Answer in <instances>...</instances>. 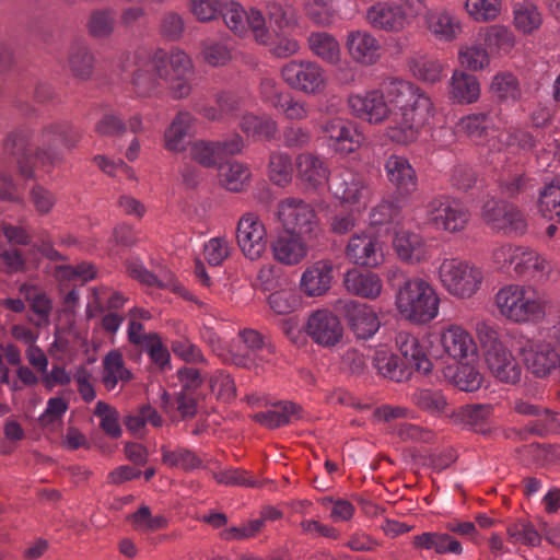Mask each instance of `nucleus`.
Segmentation results:
<instances>
[{
    "instance_id": "1",
    "label": "nucleus",
    "mask_w": 560,
    "mask_h": 560,
    "mask_svg": "<svg viewBox=\"0 0 560 560\" xmlns=\"http://www.w3.org/2000/svg\"><path fill=\"white\" fill-rule=\"evenodd\" d=\"M388 96L393 108L385 137L399 145L415 143L435 115L431 96L410 81L394 84Z\"/></svg>"
},
{
    "instance_id": "2",
    "label": "nucleus",
    "mask_w": 560,
    "mask_h": 560,
    "mask_svg": "<svg viewBox=\"0 0 560 560\" xmlns=\"http://www.w3.org/2000/svg\"><path fill=\"white\" fill-rule=\"evenodd\" d=\"M387 278L389 281L395 278L401 279L394 288V305L405 320L427 325L439 316L441 298L435 287L427 279L408 276L398 267L390 269Z\"/></svg>"
},
{
    "instance_id": "3",
    "label": "nucleus",
    "mask_w": 560,
    "mask_h": 560,
    "mask_svg": "<svg viewBox=\"0 0 560 560\" xmlns=\"http://www.w3.org/2000/svg\"><path fill=\"white\" fill-rule=\"evenodd\" d=\"M498 313L516 325H536L545 320L550 303L547 295L532 284L506 283L493 296Z\"/></svg>"
},
{
    "instance_id": "4",
    "label": "nucleus",
    "mask_w": 560,
    "mask_h": 560,
    "mask_svg": "<svg viewBox=\"0 0 560 560\" xmlns=\"http://www.w3.org/2000/svg\"><path fill=\"white\" fill-rule=\"evenodd\" d=\"M476 336L483 350L485 363L489 373L498 382L515 385L521 382L523 369L513 351L505 345L499 331L488 320L475 325Z\"/></svg>"
},
{
    "instance_id": "5",
    "label": "nucleus",
    "mask_w": 560,
    "mask_h": 560,
    "mask_svg": "<svg viewBox=\"0 0 560 560\" xmlns=\"http://www.w3.org/2000/svg\"><path fill=\"white\" fill-rule=\"evenodd\" d=\"M435 275L442 289L452 298L462 301L475 298L485 283L482 267L456 257L442 259Z\"/></svg>"
},
{
    "instance_id": "6",
    "label": "nucleus",
    "mask_w": 560,
    "mask_h": 560,
    "mask_svg": "<svg viewBox=\"0 0 560 560\" xmlns=\"http://www.w3.org/2000/svg\"><path fill=\"white\" fill-rule=\"evenodd\" d=\"M549 337L551 341L529 338L518 349L524 368L538 380L550 377L560 365V313L549 328Z\"/></svg>"
},
{
    "instance_id": "7",
    "label": "nucleus",
    "mask_w": 560,
    "mask_h": 560,
    "mask_svg": "<svg viewBox=\"0 0 560 560\" xmlns=\"http://www.w3.org/2000/svg\"><path fill=\"white\" fill-rule=\"evenodd\" d=\"M492 264L502 271H513L515 276L541 280L551 272V264L536 250L512 244H502L491 252Z\"/></svg>"
},
{
    "instance_id": "8",
    "label": "nucleus",
    "mask_w": 560,
    "mask_h": 560,
    "mask_svg": "<svg viewBox=\"0 0 560 560\" xmlns=\"http://www.w3.org/2000/svg\"><path fill=\"white\" fill-rule=\"evenodd\" d=\"M396 83H408V81L390 79L378 89L350 93L347 98L350 113L370 125L384 124L389 119L393 108L388 91Z\"/></svg>"
},
{
    "instance_id": "9",
    "label": "nucleus",
    "mask_w": 560,
    "mask_h": 560,
    "mask_svg": "<svg viewBox=\"0 0 560 560\" xmlns=\"http://www.w3.org/2000/svg\"><path fill=\"white\" fill-rule=\"evenodd\" d=\"M428 224L435 231L447 234H459L470 222L468 208L451 196L440 195L432 198L425 210Z\"/></svg>"
},
{
    "instance_id": "10",
    "label": "nucleus",
    "mask_w": 560,
    "mask_h": 560,
    "mask_svg": "<svg viewBox=\"0 0 560 560\" xmlns=\"http://www.w3.org/2000/svg\"><path fill=\"white\" fill-rule=\"evenodd\" d=\"M276 217L285 233L305 235L311 240L319 230V219L314 207L301 198L288 197L280 200Z\"/></svg>"
},
{
    "instance_id": "11",
    "label": "nucleus",
    "mask_w": 560,
    "mask_h": 560,
    "mask_svg": "<svg viewBox=\"0 0 560 560\" xmlns=\"http://www.w3.org/2000/svg\"><path fill=\"white\" fill-rule=\"evenodd\" d=\"M280 75L288 86L306 95L324 93L328 83L325 69L317 61L308 59H294L284 63Z\"/></svg>"
},
{
    "instance_id": "12",
    "label": "nucleus",
    "mask_w": 560,
    "mask_h": 560,
    "mask_svg": "<svg viewBox=\"0 0 560 560\" xmlns=\"http://www.w3.org/2000/svg\"><path fill=\"white\" fill-rule=\"evenodd\" d=\"M481 218L491 230L508 236L523 235L528 228L524 213L516 206L500 199H488L482 206Z\"/></svg>"
},
{
    "instance_id": "13",
    "label": "nucleus",
    "mask_w": 560,
    "mask_h": 560,
    "mask_svg": "<svg viewBox=\"0 0 560 560\" xmlns=\"http://www.w3.org/2000/svg\"><path fill=\"white\" fill-rule=\"evenodd\" d=\"M345 255L353 266L377 269L386 261V246L381 236L373 232H357L349 237Z\"/></svg>"
},
{
    "instance_id": "14",
    "label": "nucleus",
    "mask_w": 560,
    "mask_h": 560,
    "mask_svg": "<svg viewBox=\"0 0 560 560\" xmlns=\"http://www.w3.org/2000/svg\"><path fill=\"white\" fill-rule=\"evenodd\" d=\"M220 13L225 25L233 33L244 36L248 31H252L257 43H268L269 31L266 26V20L260 11L256 9L245 11L240 3L230 1L223 3Z\"/></svg>"
},
{
    "instance_id": "15",
    "label": "nucleus",
    "mask_w": 560,
    "mask_h": 560,
    "mask_svg": "<svg viewBox=\"0 0 560 560\" xmlns=\"http://www.w3.org/2000/svg\"><path fill=\"white\" fill-rule=\"evenodd\" d=\"M442 355L458 363H468L478 357V343L472 334L459 323H450L439 331Z\"/></svg>"
},
{
    "instance_id": "16",
    "label": "nucleus",
    "mask_w": 560,
    "mask_h": 560,
    "mask_svg": "<svg viewBox=\"0 0 560 560\" xmlns=\"http://www.w3.org/2000/svg\"><path fill=\"white\" fill-rule=\"evenodd\" d=\"M328 187L332 197L346 207L365 206L372 196L366 178L351 170L336 173Z\"/></svg>"
},
{
    "instance_id": "17",
    "label": "nucleus",
    "mask_w": 560,
    "mask_h": 560,
    "mask_svg": "<svg viewBox=\"0 0 560 560\" xmlns=\"http://www.w3.org/2000/svg\"><path fill=\"white\" fill-rule=\"evenodd\" d=\"M236 242L247 259L258 260L262 257L267 249V230L257 214L247 212L240 218Z\"/></svg>"
},
{
    "instance_id": "18",
    "label": "nucleus",
    "mask_w": 560,
    "mask_h": 560,
    "mask_svg": "<svg viewBox=\"0 0 560 560\" xmlns=\"http://www.w3.org/2000/svg\"><path fill=\"white\" fill-rule=\"evenodd\" d=\"M305 331L316 345L325 348L335 347L343 337L339 317L327 308H318L308 315Z\"/></svg>"
},
{
    "instance_id": "19",
    "label": "nucleus",
    "mask_w": 560,
    "mask_h": 560,
    "mask_svg": "<svg viewBox=\"0 0 560 560\" xmlns=\"http://www.w3.org/2000/svg\"><path fill=\"white\" fill-rule=\"evenodd\" d=\"M319 130L328 141L329 147L342 154L354 152L361 147L362 137L353 122L343 117H330L319 125Z\"/></svg>"
},
{
    "instance_id": "20",
    "label": "nucleus",
    "mask_w": 560,
    "mask_h": 560,
    "mask_svg": "<svg viewBox=\"0 0 560 560\" xmlns=\"http://www.w3.org/2000/svg\"><path fill=\"white\" fill-rule=\"evenodd\" d=\"M384 171L388 183L398 197L408 198L418 190L417 171L406 156L389 155L385 160Z\"/></svg>"
},
{
    "instance_id": "21",
    "label": "nucleus",
    "mask_w": 560,
    "mask_h": 560,
    "mask_svg": "<svg viewBox=\"0 0 560 560\" xmlns=\"http://www.w3.org/2000/svg\"><path fill=\"white\" fill-rule=\"evenodd\" d=\"M345 46L350 59L360 66H374L382 58L383 49L380 40L366 30L349 31Z\"/></svg>"
},
{
    "instance_id": "22",
    "label": "nucleus",
    "mask_w": 560,
    "mask_h": 560,
    "mask_svg": "<svg viewBox=\"0 0 560 560\" xmlns=\"http://www.w3.org/2000/svg\"><path fill=\"white\" fill-rule=\"evenodd\" d=\"M424 27L439 43L456 42L463 34L464 25L460 19L446 8L431 9L424 14Z\"/></svg>"
},
{
    "instance_id": "23",
    "label": "nucleus",
    "mask_w": 560,
    "mask_h": 560,
    "mask_svg": "<svg viewBox=\"0 0 560 560\" xmlns=\"http://www.w3.org/2000/svg\"><path fill=\"white\" fill-rule=\"evenodd\" d=\"M149 68L156 69L162 81L179 77H191L194 65L190 57L180 49H173L168 54L162 50L151 57Z\"/></svg>"
},
{
    "instance_id": "24",
    "label": "nucleus",
    "mask_w": 560,
    "mask_h": 560,
    "mask_svg": "<svg viewBox=\"0 0 560 560\" xmlns=\"http://www.w3.org/2000/svg\"><path fill=\"white\" fill-rule=\"evenodd\" d=\"M342 284L350 294L371 301L377 300L384 291L381 276L371 270L349 269L343 273Z\"/></svg>"
},
{
    "instance_id": "25",
    "label": "nucleus",
    "mask_w": 560,
    "mask_h": 560,
    "mask_svg": "<svg viewBox=\"0 0 560 560\" xmlns=\"http://www.w3.org/2000/svg\"><path fill=\"white\" fill-rule=\"evenodd\" d=\"M296 177L306 189L317 190L329 179V167L318 155L310 152L300 153L295 159Z\"/></svg>"
},
{
    "instance_id": "26",
    "label": "nucleus",
    "mask_w": 560,
    "mask_h": 560,
    "mask_svg": "<svg viewBox=\"0 0 560 560\" xmlns=\"http://www.w3.org/2000/svg\"><path fill=\"white\" fill-rule=\"evenodd\" d=\"M366 24L376 31L385 33H401L405 31L394 0H380L370 5L364 14Z\"/></svg>"
},
{
    "instance_id": "27",
    "label": "nucleus",
    "mask_w": 560,
    "mask_h": 560,
    "mask_svg": "<svg viewBox=\"0 0 560 560\" xmlns=\"http://www.w3.org/2000/svg\"><path fill=\"white\" fill-rule=\"evenodd\" d=\"M307 236L300 234H282L271 243V253L276 261L285 266H295L308 255Z\"/></svg>"
},
{
    "instance_id": "28",
    "label": "nucleus",
    "mask_w": 560,
    "mask_h": 560,
    "mask_svg": "<svg viewBox=\"0 0 560 560\" xmlns=\"http://www.w3.org/2000/svg\"><path fill=\"white\" fill-rule=\"evenodd\" d=\"M334 267L330 260L322 259L308 266L302 273L300 289L307 296H320L331 287Z\"/></svg>"
},
{
    "instance_id": "29",
    "label": "nucleus",
    "mask_w": 560,
    "mask_h": 560,
    "mask_svg": "<svg viewBox=\"0 0 560 560\" xmlns=\"http://www.w3.org/2000/svg\"><path fill=\"white\" fill-rule=\"evenodd\" d=\"M346 315L350 329L360 339L373 337L381 323L372 306L352 301L346 305Z\"/></svg>"
},
{
    "instance_id": "30",
    "label": "nucleus",
    "mask_w": 560,
    "mask_h": 560,
    "mask_svg": "<svg viewBox=\"0 0 560 560\" xmlns=\"http://www.w3.org/2000/svg\"><path fill=\"white\" fill-rule=\"evenodd\" d=\"M454 132L482 143L494 136V121L488 113H470L458 118L454 125Z\"/></svg>"
},
{
    "instance_id": "31",
    "label": "nucleus",
    "mask_w": 560,
    "mask_h": 560,
    "mask_svg": "<svg viewBox=\"0 0 560 560\" xmlns=\"http://www.w3.org/2000/svg\"><path fill=\"white\" fill-rule=\"evenodd\" d=\"M393 249L398 259L408 265L420 264L428 255L423 237L418 233L405 230L395 233Z\"/></svg>"
},
{
    "instance_id": "32",
    "label": "nucleus",
    "mask_w": 560,
    "mask_h": 560,
    "mask_svg": "<svg viewBox=\"0 0 560 560\" xmlns=\"http://www.w3.org/2000/svg\"><path fill=\"white\" fill-rule=\"evenodd\" d=\"M196 117L187 112H178L164 131V147L171 152H183L187 149V138L194 135Z\"/></svg>"
},
{
    "instance_id": "33",
    "label": "nucleus",
    "mask_w": 560,
    "mask_h": 560,
    "mask_svg": "<svg viewBox=\"0 0 560 560\" xmlns=\"http://www.w3.org/2000/svg\"><path fill=\"white\" fill-rule=\"evenodd\" d=\"M448 97L456 104L476 103L480 97L478 79L470 73L455 70L450 79Z\"/></svg>"
},
{
    "instance_id": "34",
    "label": "nucleus",
    "mask_w": 560,
    "mask_h": 560,
    "mask_svg": "<svg viewBox=\"0 0 560 560\" xmlns=\"http://www.w3.org/2000/svg\"><path fill=\"white\" fill-rule=\"evenodd\" d=\"M306 43L310 51L324 62L334 66L341 62V46L335 35L325 31L312 32Z\"/></svg>"
},
{
    "instance_id": "35",
    "label": "nucleus",
    "mask_w": 560,
    "mask_h": 560,
    "mask_svg": "<svg viewBox=\"0 0 560 560\" xmlns=\"http://www.w3.org/2000/svg\"><path fill=\"white\" fill-rule=\"evenodd\" d=\"M396 345L407 365L423 373L432 370V363L416 336L400 331L396 336Z\"/></svg>"
},
{
    "instance_id": "36",
    "label": "nucleus",
    "mask_w": 560,
    "mask_h": 560,
    "mask_svg": "<svg viewBox=\"0 0 560 560\" xmlns=\"http://www.w3.org/2000/svg\"><path fill=\"white\" fill-rule=\"evenodd\" d=\"M412 544L417 549L433 550L440 555L463 552L462 544L446 533L424 532L415 536Z\"/></svg>"
},
{
    "instance_id": "37",
    "label": "nucleus",
    "mask_w": 560,
    "mask_h": 560,
    "mask_svg": "<svg viewBox=\"0 0 560 560\" xmlns=\"http://www.w3.org/2000/svg\"><path fill=\"white\" fill-rule=\"evenodd\" d=\"M132 373L126 368L122 354L110 350L103 359L102 382L107 390H113L118 383H127Z\"/></svg>"
},
{
    "instance_id": "38",
    "label": "nucleus",
    "mask_w": 560,
    "mask_h": 560,
    "mask_svg": "<svg viewBox=\"0 0 560 560\" xmlns=\"http://www.w3.org/2000/svg\"><path fill=\"white\" fill-rule=\"evenodd\" d=\"M300 409L294 402L283 401L269 410L255 413L253 419L266 428L275 429L300 419Z\"/></svg>"
},
{
    "instance_id": "39",
    "label": "nucleus",
    "mask_w": 560,
    "mask_h": 560,
    "mask_svg": "<svg viewBox=\"0 0 560 560\" xmlns=\"http://www.w3.org/2000/svg\"><path fill=\"white\" fill-rule=\"evenodd\" d=\"M59 131L60 122L45 126L39 135V141L47 150H40L36 154V163L45 171H49L59 160Z\"/></svg>"
},
{
    "instance_id": "40",
    "label": "nucleus",
    "mask_w": 560,
    "mask_h": 560,
    "mask_svg": "<svg viewBox=\"0 0 560 560\" xmlns=\"http://www.w3.org/2000/svg\"><path fill=\"white\" fill-rule=\"evenodd\" d=\"M240 128L247 137L271 140L278 132V122L269 115L245 114L241 118Z\"/></svg>"
},
{
    "instance_id": "41",
    "label": "nucleus",
    "mask_w": 560,
    "mask_h": 560,
    "mask_svg": "<svg viewBox=\"0 0 560 560\" xmlns=\"http://www.w3.org/2000/svg\"><path fill=\"white\" fill-rule=\"evenodd\" d=\"M478 37L485 46L492 51L510 52L515 45V36L512 31L501 24H493L480 28Z\"/></svg>"
},
{
    "instance_id": "42",
    "label": "nucleus",
    "mask_w": 560,
    "mask_h": 560,
    "mask_svg": "<svg viewBox=\"0 0 560 560\" xmlns=\"http://www.w3.org/2000/svg\"><path fill=\"white\" fill-rule=\"evenodd\" d=\"M238 336L246 347L247 352L246 355H234L233 360L236 365L252 368L257 364V352L266 351L268 354L272 353V348L265 345L262 336L257 330L246 328L241 330Z\"/></svg>"
},
{
    "instance_id": "43",
    "label": "nucleus",
    "mask_w": 560,
    "mask_h": 560,
    "mask_svg": "<svg viewBox=\"0 0 560 560\" xmlns=\"http://www.w3.org/2000/svg\"><path fill=\"white\" fill-rule=\"evenodd\" d=\"M513 21L520 32L532 34L541 26L542 14L535 3L524 0L513 7Z\"/></svg>"
},
{
    "instance_id": "44",
    "label": "nucleus",
    "mask_w": 560,
    "mask_h": 560,
    "mask_svg": "<svg viewBox=\"0 0 560 560\" xmlns=\"http://www.w3.org/2000/svg\"><path fill=\"white\" fill-rule=\"evenodd\" d=\"M151 58L137 62V69L132 73V85L140 96H151L159 92L160 81L156 69L149 68Z\"/></svg>"
},
{
    "instance_id": "45",
    "label": "nucleus",
    "mask_w": 560,
    "mask_h": 560,
    "mask_svg": "<svg viewBox=\"0 0 560 560\" xmlns=\"http://www.w3.org/2000/svg\"><path fill=\"white\" fill-rule=\"evenodd\" d=\"M250 176L249 168L240 162L221 165L219 170V183L222 187L233 192L244 190L249 183Z\"/></svg>"
},
{
    "instance_id": "46",
    "label": "nucleus",
    "mask_w": 560,
    "mask_h": 560,
    "mask_svg": "<svg viewBox=\"0 0 560 560\" xmlns=\"http://www.w3.org/2000/svg\"><path fill=\"white\" fill-rule=\"evenodd\" d=\"M162 462L171 468L192 471L203 467V460L194 451L178 446L174 450L161 448Z\"/></svg>"
},
{
    "instance_id": "47",
    "label": "nucleus",
    "mask_w": 560,
    "mask_h": 560,
    "mask_svg": "<svg viewBox=\"0 0 560 560\" xmlns=\"http://www.w3.org/2000/svg\"><path fill=\"white\" fill-rule=\"evenodd\" d=\"M490 55L481 44H466L458 49L459 65L470 71H481L490 66Z\"/></svg>"
},
{
    "instance_id": "48",
    "label": "nucleus",
    "mask_w": 560,
    "mask_h": 560,
    "mask_svg": "<svg viewBox=\"0 0 560 560\" xmlns=\"http://www.w3.org/2000/svg\"><path fill=\"white\" fill-rule=\"evenodd\" d=\"M493 408L491 405H466L457 408L452 419L455 423L469 428H476L486 423L491 417Z\"/></svg>"
},
{
    "instance_id": "49",
    "label": "nucleus",
    "mask_w": 560,
    "mask_h": 560,
    "mask_svg": "<svg viewBox=\"0 0 560 560\" xmlns=\"http://www.w3.org/2000/svg\"><path fill=\"white\" fill-rule=\"evenodd\" d=\"M538 208L544 217L560 222V177L542 187L539 192Z\"/></svg>"
},
{
    "instance_id": "50",
    "label": "nucleus",
    "mask_w": 560,
    "mask_h": 560,
    "mask_svg": "<svg viewBox=\"0 0 560 560\" xmlns=\"http://www.w3.org/2000/svg\"><path fill=\"white\" fill-rule=\"evenodd\" d=\"M410 71L418 80L434 84L442 79L444 66L436 58L419 56L410 61Z\"/></svg>"
},
{
    "instance_id": "51",
    "label": "nucleus",
    "mask_w": 560,
    "mask_h": 560,
    "mask_svg": "<svg viewBox=\"0 0 560 560\" xmlns=\"http://www.w3.org/2000/svg\"><path fill=\"white\" fill-rule=\"evenodd\" d=\"M269 179L278 186H287L293 177L291 156L284 152H273L268 164Z\"/></svg>"
},
{
    "instance_id": "52",
    "label": "nucleus",
    "mask_w": 560,
    "mask_h": 560,
    "mask_svg": "<svg viewBox=\"0 0 560 560\" xmlns=\"http://www.w3.org/2000/svg\"><path fill=\"white\" fill-rule=\"evenodd\" d=\"M94 416L100 419V427L108 436L118 439L122 434L119 412L112 405L98 400L94 408Z\"/></svg>"
},
{
    "instance_id": "53",
    "label": "nucleus",
    "mask_w": 560,
    "mask_h": 560,
    "mask_svg": "<svg viewBox=\"0 0 560 560\" xmlns=\"http://www.w3.org/2000/svg\"><path fill=\"white\" fill-rule=\"evenodd\" d=\"M464 8L474 21L490 22L500 14L501 0H466Z\"/></svg>"
},
{
    "instance_id": "54",
    "label": "nucleus",
    "mask_w": 560,
    "mask_h": 560,
    "mask_svg": "<svg viewBox=\"0 0 560 560\" xmlns=\"http://www.w3.org/2000/svg\"><path fill=\"white\" fill-rule=\"evenodd\" d=\"M490 90L503 101L515 102L521 97L520 83L516 77L509 72L495 74L491 81Z\"/></svg>"
},
{
    "instance_id": "55",
    "label": "nucleus",
    "mask_w": 560,
    "mask_h": 560,
    "mask_svg": "<svg viewBox=\"0 0 560 560\" xmlns=\"http://www.w3.org/2000/svg\"><path fill=\"white\" fill-rule=\"evenodd\" d=\"M94 57L82 44H75L71 47L69 56V67L72 73L81 79H86L92 74Z\"/></svg>"
},
{
    "instance_id": "56",
    "label": "nucleus",
    "mask_w": 560,
    "mask_h": 560,
    "mask_svg": "<svg viewBox=\"0 0 560 560\" xmlns=\"http://www.w3.org/2000/svg\"><path fill=\"white\" fill-rule=\"evenodd\" d=\"M191 160L205 167H212L221 160L217 142L196 140L189 145Z\"/></svg>"
},
{
    "instance_id": "57",
    "label": "nucleus",
    "mask_w": 560,
    "mask_h": 560,
    "mask_svg": "<svg viewBox=\"0 0 560 560\" xmlns=\"http://www.w3.org/2000/svg\"><path fill=\"white\" fill-rule=\"evenodd\" d=\"M373 365L378 374L393 381H401L405 376L397 358L388 350H377L373 358Z\"/></svg>"
},
{
    "instance_id": "58",
    "label": "nucleus",
    "mask_w": 560,
    "mask_h": 560,
    "mask_svg": "<svg viewBox=\"0 0 560 560\" xmlns=\"http://www.w3.org/2000/svg\"><path fill=\"white\" fill-rule=\"evenodd\" d=\"M268 18L279 30L295 27L298 18L294 8L288 3L272 2L268 4Z\"/></svg>"
},
{
    "instance_id": "59",
    "label": "nucleus",
    "mask_w": 560,
    "mask_h": 560,
    "mask_svg": "<svg viewBox=\"0 0 560 560\" xmlns=\"http://www.w3.org/2000/svg\"><path fill=\"white\" fill-rule=\"evenodd\" d=\"M269 51L272 56L287 59L298 55L301 50V44L292 35L277 34L275 38H268Z\"/></svg>"
},
{
    "instance_id": "60",
    "label": "nucleus",
    "mask_w": 560,
    "mask_h": 560,
    "mask_svg": "<svg viewBox=\"0 0 560 560\" xmlns=\"http://www.w3.org/2000/svg\"><path fill=\"white\" fill-rule=\"evenodd\" d=\"M133 528L141 533H149L165 527L166 520L162 515L152 516L150 509L145 505L141 506L129 516Z\"/></svg>"
},
{
    "instance_id": "61",
    "label": "nucleus",
    "mask_w": 560,
    "mask_h": 560,
    "mask_svg": "<svg viewBox=\"0 0 560 560\" xmlns=\"http://www.w3.org/2000/svg\"><path fill=\"white\" fill-rule=\"evenodd\" d=\"M231 254V245L226 237L210 238L203 246L205 259L211 266L221 265Z\"/></svg>"
},
{
    "instance_id": "62",
    "label": "nucleus",
    "mask_w": 560,
    "mask_h": 560,
    "mask_svg": "<svg viewBox=\"0 0 560 560\" xmlns=\"http://www.w3.org/2000/svg\"><path fill=\"white\" fill-rule=\"evenodd\" d=\"M331 0H308L304 10L306 16L317 26H327L332 22Z\"/></svg>"
},
{
    "instance_id": "63",
    "label": "nucleus",
    "mask_w": 560,
    "mask_h": 560,
    "mask_svg": "<svg viewBox=\"0 0 560 560\" xmlns=\"http://www.w3.org/2000/svg\"><path fill=\"white\" fill-rule=\"evenodd\" d=\"M508 535L512 542L527 546H538L540 535L530 523L517 522L509 526Z\"/></svg>"
},
{
    "instance_id": "64",
    "label": "nucleus",
    "mask_w": 560,
    "mask_h": 560,
    "mask_svg": "<svg viewBox=\"0 0 560 560\" xmlns=\"http://www.w3.org/2000/svg\"><path fill=\"white\" fill-rule=\"evenodd\" d=\"M453 383L460 390L475 392L482 384V375L477 369L466 363L457 369L453 376Z\"/></svg>"
}]
</instances>
